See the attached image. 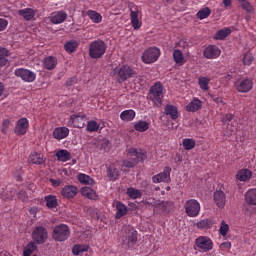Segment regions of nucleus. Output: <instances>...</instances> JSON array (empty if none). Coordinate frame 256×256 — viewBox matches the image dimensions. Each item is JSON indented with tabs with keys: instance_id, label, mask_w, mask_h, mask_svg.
Masks as SVG:
<instances>
[{
	"instance_id": "obj_35",
	"label": "nucleus",
	"mask_w": 256,
	"mask_h": 256,
	"mask_svg": "<svg viewBox=\"0 0 256 256\" xmlns=\"http://www.w3.org/2000/svg\"><path fill=\"white\" fill-rule=\"evenodd\" d=\"M172 57L176 65H180V66L185 65L186 63L185 56L183 55V52L181 50L174 49Z\"/></svg>"
},
{
	"instance_id": "obj_43",
	"label": "nucleus",
	"mask_w": 256,
	"mask_h": 256,
	"mask_svg": "<svg viewBox=\"0 0 256 256\" xmlns=\"http://www.w3.org/2000/svg\"><path fill=\"white\" fill-rule=\"evenodd\" d=\"M209 83H211V78L201 76L198 78V85L202 91H209Z\"/></svg>"
},
{
	"instance_id": "obj_60",
	"label": "nucleus",
	"mask_w": 256,
	"mask_h": 256,
	"mask_svg": "<svg viewBox=\"0 0 256 256\" xmlns=\"http://www.w3.org/2000/svg\"><path fill=\"white\" fill-rule=\"evenodd\" d=\"M233 119H234V116H233V114H226L225 116H224V123H231V121H233Z\"/></svg>"
},
{
	"instance_id": "obj_25",
	"label": "nucleus",
	"mask_w": 256,
	"mask_h": 256,
	"mask_svg": "<svg viewBox=\"0 0 256 256\" xmlns=\"http://www.w3.org/2000/svg\"><path fill=\"white\" fill-rule=\"evenodd\" d=\"M80 193L83 197L91 199L92 201H97V199H99V195H97V192H95L91 187H82Z\"/></svg>"
},
{
	"instance_id": "obj_33",
	"label": "nucleus",
	"mask_w": 256,
	"mask_h": 256,
	"mask_svg": "<svg viewBox=\"0 0 256 256\" xmlns=\"http://www.w3.org/2000/svg\"><path fill=\"white\" fill-rule=\"evenodd\" d=\"M215 225V221L211 218L202 219L195 224L197 229H211Z\"/></svg>"
},
{
	"instance_id": "obj_58",
	"label": "nucleus",
	"mask_w": 256,
	"mask_h": 256,
	"mask_svg": "<svg viewBox=\"0 0 256 256\" xmlns=\"http://www.w3.org/2000/svg\"><path fill=\"white\" fill-rule=\"evenodd\" d=\"M123 167H127L128 169H131V168L135 167V162H131L129 160H124Z\"/></svg>"
},
{
	"instance_id": "obj_15",
	"label": "nucleus",
	"mask_w": 256,
	"mask_h": 256,
	"mask_svg": "<svg viewBox=\"0 0 256 256\" xmlns=\"http://www.w3.org/2000/svg\"><path fill=\"white\" fill-rule=\"evenodd\" d=\"M29 131V120L27 118H20L16 122L14 133L19 136H23Z\"/></svg>"
},
{
	"instance_id": "obj_23",
	"label": "nucleus",
	"mask_w": 256,
	"mask_h": 256,
	"mask_svg": "<svg viewBox=\"0 0 256 256\" xmlns=\"http://www.w3.org/2000/svg\"><path fill=\"white\" fill-rule=\"evenodd\" d=\"M203 107V102L199 98H194L186 105V111L189 113H197Z\"/></svg>"
},
{
	"instance_id": "obj_2",
	"label": "nucleus",
	"mask_w": 256,
	"mask_h": 256,
	"mask_svg": "<svg viewBox=\"0 0 256 256\" xmlns=\"http://www.w3.org/2000/svg\"><path fill=\"white\" fill-rule=\"evenodd\" d=\"M112 75L116 77L118 83H125L128 79H131L137 75V71L133 67L124 64L120 67H116L112 71Z\"/></svg>"
},
{
	"instance_id": "obj_36",
	"label": "nucleus",
	"mask_w": 256,
	"mask_h": 256,
	"mask_svg": "<svg viewBox=\"0 0 256 256\" xmlns=\"http://www.w3.org/2000/svg\"><path fill=\"white\" fill-rule=\"evenodd\" d=\"M136 115L137 113H135V110L133 109L124 110L120 113V119L121 121H133Z\"/></svg>"
},
{
	"instance_id": "obj_17",
	"label": "nucleus",
	"mask_w": 256,
	"mask_h": 256,
	"mask_svg": "<svg viewBox=\"0 0 256 256\" xmlns=\"http://www.w3.org/2000/svg\"><path fill=\"white\" fill-rule=\"evenodd\" d=\"M203 55L206 59H217L221 55V49L215 45H209L204 49Z\"/></svg>"
},
{
	"instance_id": "obj_46",
	"label": "nucleus",
	"mask_w": 256,
	"mask_h": 256,
	"mask_svg": "<svg viewBox=\"0 0 256 256\" xmlns=\"http://www.w3.org/2000/svg\"><path fill=\"white\" fill-rule=\"evenodd\" d=\"M87 15L89 17V19H91V21L93 23H101V21H103V16H101L97 11L95 10H88L87 11Z\"/></svg>"
},
{
	"instance_id": "obj_40",
	"label": "nucleus",
	"mask_w": 256,
	"mask_h": 256,
	"mask_svg": "<svg viewBox=\"0 0 256 256\" xmlns=\"http://www.w3.org/2000/svg\"><path fill=\"white\" fill-rule=\"evenodd\" d=\"M131 24L134 29H141V22L139 21V12L131 10L130 13Z\"/></svg>"
},
{
	"instance_id": "obj_4",
	"label": "nucleus",
	"mask_w": 256,
	"mask_h": 256,
	"mask_svg": "<svg viewBox=\"0 0 256 256\" xmlns=\"http://www.w3.org/2000/svg\"><path fill=\"white\" fill-rule=\"evenodd\" d=\"M124 239L122 240V245L125 249H131L135 247L137 243V230L131 226H126L124 228Z\"/></svg>"
},
{
	"instance_id": "obj_56",
	"label": "nucleus",
	"mask_w": 256,
	"mask_h": 256,
	"mask_svg": "<svg viewBox=\"0 0 256 256\" xmlns=\"http://www.w3.org/2000/svg\"><path fill=\"white\" fill-rule=\"evenodd\" d=\"M73 85H77V78L71 77L66 81V87H73Z\"/></svg>"
},
{
	"instance_id": "obj_6",
	"label": "nucleus",
	"mask_w": 256,
	"mask_h": 256,
	"mask_svg": "<svg viewBox=\"0 0 256 256\" xmlns=\"http://www.w3.org/2000/svg\"><path fill=\"white\" fill-rule=\"evenodd\" d=\"M234 88L238 93H249L253 89V78L244 76L234 82Z\"/></svg>"
},
{
	"instance_id": "obj_29",
	"label": "nucleus",
	"mask_w": 256,
	"mask_h": 256,
	"mask_svg": "<svg viewBox=\"0 0 256 256\" xmlns=\"http://www.w3.org/2000/svg\"><path fill=\"white\" fill-rule=\"evenodd\" d=\"M244 199L247 205H256V188L247 190L244 194Z\"/></svg>"
},
{
	"instance_id": "obj_21",
	"label": "nucleus",
	"mask_w": 256,
	"mask_h": 256,
	"mask_svg": "<svg viewBox=\"0 0 256 256\" xmlns=\"http://www.w3.org/2000/svg\"><path fill=\"white\" fill-rule=\"evenodd\" d=\"M214 203L219 207V209H223V207H225V203H227L225 192L221 190L216 191L214 193Z\"/></svg>"
},
{
	"instance_id": "obj_38",
	"label": "nucleus",
	"mask_w": 256,
	"mask_h": 256,
	"mask_svg": "<svg viewBox=\"0 0 256 256\" xmlns=\"http://www.w3.org/2000/svg\"><path fill=\"white\" fill-rule=\"evenodd\" d=\"M107 175L110 181H117L119 179V170L115 168V165L111 164L107 167Z\"/></svg>"
},
{
	"instance_id": "obj_10",
	"label": "nucleus",
	"mask_w": 256,
	"mask_h": 256,
	"mask_svg": "<svg viewBox=\"0 0 256 256\" xmlns=\"http://www.w3.org/2000/svg\"><path fill=\"white\" fill-rule=\"evenodd\" d=\"M14 75L19 77L25 83H33L37 79V74L29 69L17 68L14 71Z\"/></svg>"
},
{
	"instance_id": "obj_1",
	"label": "nucleus",
	"mask_w": 256,
	"mask_h": 256,
	"mask_svg": "<svg viewBox=\"0 0 256 256\" xmlns=\"http://www.w3.org/2000/svg\"><path fill=\"white\" fill-rule=\"evenodd\" d=\"M165 97V89L161 82H155L149 89L147 94V101L153 103V107H161L163 105V98Z\"/></svg>"
},
{
	"instance_id": "obj_18",
	"label": "nucleus",
	"mask_w": 256,
	"mask_h": 256,
	"mask_svg": "<svg viewBox=\"0 0 256 256\" xmlns=\"http://www.w3.org/2000/svg\"><path fill=\"white\" fill-rule=\"evenodd\" d=\"M164 113L167 117H170L172 121H177V119H179V116L181 115L177 106L173 104H167L164 108Z\"/></svg>"
},
{
	"instance_id": "obj_49",
	"label": "nucleus",
	"mask_w": 256,
	"mask_h": 256,
	"mask_svg": "<svg viewBox=\"0 0 256 256\" xmlns=\"http://www.w3.org/2000/svg\"><path fill=\"white\" fill-rule=\"evenodd\" d=\"M110 145L111 142H109V139L106 138L97 141V148L100 149V151H107Z\"/></svg>"
},
{
	"instance_id": "obj_20",
	"label": "nucleus",
	"mask_w": 256,
	"mask_h": 256,
	"mask_svg": "<svg viewBox=\"0 0 256 256\" xmlns=\"http://www.w3.org/2000/svg\"><path fill=\"white\" fill-rule=\"evenodd\" d=\"M46 161L47 159L45 158V156L37 152L31 153L28 158V163H32V165H44Z\"/></svg>"
},
{
	"instance_id": "obj_39",
	"label": "nucleus",
	"mask_w": 256,
	"mask_h": 256,
	"mask_svg": "<svg viewBox=\"0 0 256 256\" xmlns=\"http://www.w3.org/2000/svg\"><path fill=\"white\" fill-rule=\"evenodd\" d=\"M149 122L145 120H140L134 124L135 131H138V133H145V131L149 130Z\"/></svg>"
},
{
	"instance_id": "obj_32",
	"label": "nucleus",
	"mask_w": 256,
	"mask_h": 256,
	"mask_svg": "<svg viewBox=\"0 0 256 256\" xmlns=\"http://www.w3.org/2000/svg\"><path fill=\"white\" fill-rule=\"evenodd\" d=\"M77 179L81 185H90L91 187L95 185V179L91 178V176L87 174L79 173Z\"/></svg>"
},
{
	"instance_id": "obj_5",
	"label": "nucleus",
	"mask_w": 256,
	"mask_h": 256,
	"mask_svg": "<svg viewBox=\"0 0 256 256\" xmlns=\"http://www.w3.org/2000/svg\"><path fill=\"white\" fill-rule=\"evenodd\" d=\"M71 235V230L66 224L56 225L53 229L52 237L54 241L63 242L69 239Z\"/></svg>"
},
{
	"instance_id": "obj_57",
	"label": "nucleus",
	"mask_w": 256,
	"mask_h": 256,
	"mask_svg": "<svg viewBox=\"0 0 256 256\" xmlns=\"http://www.w3.org/2000/svg\"><path fill=\"white\" fill-rule=\"evenodd\" d=\"M18 199H20L21 201H27L28 197H27V192L21 190L18 193Z\"/></svg>"
},
{
	"instance_id": "obj_44",
	"label": "nucleus",
	"mask_w": 256,
	"mask_h": 256,
	"mask_svg": "<svg viewBox=\"0 0 256 256\" xmlns=\"http://www.w3.org/2000/svg\"><path fill=\"white\" fill-rule=\"evenodd\" d=\"M11 55V52L7 50L6 48H0V67H5L7 63H9V60H7V57Z\"/></svg>"
},
{
	"instance_id": "obj_54",
	"label": "nucleus",
	"mask_w": 256,
	"mask_h": 256,
	"mask_svg": "<svg viewBox=\"0 0 256 256\" xmlns=\"http://www.w3.org/2000/svg\"><path fill=\"white\" fill-rule=\"evenodd\" d=\"M156 209H158L160 213H167V202H159Z\"/></svg>"
},
{
	"instance_id": "obj_16",
	"label": "nucleus",
	"mask_w": 256,
	"mask_h": 256,
	"mask_svg": "<svg viewBox=\"0 0 256 256\" xmlns=\"http://www.w3.org/2000/svg\"><path fill=\"white\" fill-rule=\"evenodd\" d=\"M66 19H67V12L63 10L52 12L50 16V21L54 25H61V23H65Z\"/></svg>"
},
{
	"instance_id": "obj_27",
	"label": "nucleus",
	"mask_w": 256,
	"mask_h": 256,
	"mask_svg": "<svg viewBox=\"0 0 256 256\" xmlns=\"http://www.w3.org/2000/svg\"><path fill=\"white\" fill-rule=\"evenodd\" d=\"M128 155L135 157L136 161H144L147 159V154L143 150H137V148H129Z\"/></svg>"
},
{
	"instance_id": "obj_48",
	"label": "nucleus",
	"mask_w": 256,
	"mask_h": 256,
	"mask_svg": "<svg viewBox=\"0 0 256 256\" xmlns=\"http://www.w3.org/2000/svg\"><path fill=\"white\" fill-rule=\"evenodd\" d=\"M210 15L211 9L209 7H205L197 12L196 17L200 19V21H203V19H207Z\"/></svg>"
},
{
	"instance_id": "obj_52",
	"label": "nucleus",
	"mask_w": 256,
	"mask_h": 256,
	"mask_svg": "<svg viewBox=\"0 0 256 256\" xmlns=\"http://www.w3.org/2000/svg\"><path fill=\"white\" fill-rule=\"evenodd\" d=\"M219 233L222 235V237H226L227 233H229V224H226L225 220L221 222Z\"/></svg>"
},
{
	"instance_id": "obj_63",
	"label": "nucleus",
	"mask_w": 256,
	"mask_h": 256,
	"mask_svg": "<svg viewBox=\"0 0 256 256\" xmlns=\"http://www.w3.org/2000/svg\"><path fill=\"white\" fill-rule=\"evenodd\" d=\"M50 183L54 186V187H59V185H61V180H57V179H50Z\"/></svg>"
},
{
	"instance_id": "obj_14",
	"label": "nucleus",
	"mask_w": 256,
	"mask_h": 256,
	"mask_svg": "<svg viewBox=\"0 0 256 256\" xmlns=\"http://www.w3.org/2000/svg\"><path fill=\"white\" fill-rule=\"evenodd\" d=\"M169 181H171V167H165L163 172L152 177L153 183H169Z\"/></svg>"
},
{
	"instance_id": "obj_34",
	"label": "nucleus",
	"mask_w": 256,
	"mask_h": 256,
	"mask_svg": "<svg viewBox=\"0 0 256 256\" xmlns=\"http://www.w3.org/2000/svg\"><path fill=\"white\" fill-rule=\"evenodd\" d=\"M253 175V172H251V170L249 169H241L237 172L236 174V179H238V181H249V179H251Z\"/></svg>"
},
{
	"instance_id": "obj_30",
	"label": "nucleus",
	"mask_w": 256,
	"mask_h": 256,
	"mask_svg": "<svg viewBox=\"0 0 256 256\" xmlns=\"http://www.w3.org/2000/svg\"><path fill=\"white\" fill-rule=\"evenodd\" d=\"M56 158L61 163H67V161H71V152L65 149L58 150L56 152Z\"/></svg>"
},
{
	"instance_id": "obj_42",
	"label": "nucleus",
	"mask_w": 256,
	"mask_h": 256,
	"mask_svg": "<svg viewBox=\"0 0 256 256\" xmlns=\"http://www.w3.org/2000/svg\"><path fill=\"white\" fill-rule=\"evenodd\" d=\"M126 195H128L130 199H141V197H143L141 190L135 189L133 187L127 188Z\"/></svg>"
},
{
	"instance_id": "obj_41",
	"label": "nucleus",
	"mask_w": 256,
	"mask_h": 256,
	"mask_svg": "<svg viewBox=\"0 0 256 256\" xmlns=\"http://www.w3.org/2000/svg\"><path fill=\"white\" fill-rule=\"evenodd\" d=\"M77 47H79V42L77 40H70L64 45V49L67 53H75Z\"/></svg>"
},
{
	"instance_id": "obj_64",
	"label": "nucleus",
	"mask_w": 256,
	"mask_h": 256,
	"mask_svg": "<svg viewBox=\"0 0 256 256\" xmlns=\"http://www.w3.org/2000/svg\"><path fill=\"white\" fill-rule=\"evenodd\" d=\"M212 99L215 103H223V98L221 97L212 96Z\"/></svg>"
},
{
	"instance_id": "obj_62",
	"label": "nucleus",
	"mask_w": 256,
	"mask_h": 256,
	"mask_svg": "<svg viewBox=\"0 0 256 256\" xmlns=\"http://www.w3.org/2000/svg\"><path fill=\"white\" fill-rule=\"evenodd\" d=\"M233 79V74H226L222 77V81H225L226 83H229Z\"/></svg>"
},
{
	"instance_id": "obj_3",
	"label": "nucleus",
	"mask_w": 256,
	"mask_h": 256,
	"mask_svg": "<svg viewBox=\"0 0 256 256\" xmlns=\"http://www.w3.org/2000/svg\"><path fill=\"white\" fill-rule=\"evenodd\" d=\"M107 51V44L103 40H95L89 44V57L91 59H101Z\"/></svg>"
},
{
	"instance_id": "obj_37",
	"label": "nucleus",
	"mask_w": 256,
	"mask_h": 256,
	"mask_svg": "<svg viewBox=\"0 0 256 256\" xmlns=\"http://www.w3.org/2000/svg\"><path fill=\"white\" fill-rule=\"evenodd\" d=\"M89 251L88 244H76L72 247L73 255H83V253H87Z\"/></svg>"
},
{
	"instance_id": "obj_47",
	"label": "nucleus",
	"mask_w": 256,
	"mask_h": 256,
	"mask_svg": "<svg viewBox=\"0 0 256 256\" xmlns=\"http://www.w3.org/2000/svg\"><path fill=\"white\" fill-rule=\"evenodd\" d=\"M240 5L241 8L246 11V13H255V7L253 5H251V2H249V0H237Z\"/></svg>"
},
{
	"instance_id": "obj_13",
	"label": "nucleus",
	"mask_w": 256,
	"mask_h": 256,
	"mask_svg": "<svg viewBox=\"0 0 256 256\" xmlns=\"http://www.w3.org/2000/svg\"><path fill=\"white\" fill-rule=\"evenodd\" d=\"M78 193H79V188H77V186L75 185H66L60 191L61 196L64 199H68V200L75 199Z\"/></svg>"
},
{
	"instance_id": "obj_50",
	"label": "nucleus",
	"mask_w": 256,
	"mask_h": 256,
	"mask_svg": "<svg viewBox=\"0 0 256 256\" xmlns=\"http://www.w3.org/2000/svg\"><path fill=\"white\" fill-rule=\"evenodd\" d=\"M182 145L186 151H191V149H195L196 142L194 139L185 138Z\"/></svg>"
},
{
	"instance_id": "obj_55",
	"label": "nucleus",
	"mask_w": 256,
	"mask_h": 256,
	"mask_svg": "<svg viewBox=\"0 0 256 256\" xmlns=\"http://www.w3.org/2000/svg\"><path fill=\"white\" fill-rule=\"evenodd\" d=\"M9 25V21L5 18H0V32L5 31L7 29V26Z\"/></svg>"
},
{
	"instance_id": "obj_31",
	"label": "nucleus",
	"mask_w": 256,
	"mask_h": 256,
	"mask_svg": "<svg viewBox=\"0 0 256 256\" xmlns=\"http://www.w3.org/2000/svg\"><path fill=\"white\" fill-rule=\"evenodd\" d=\"M232 32H233V30H231L230 27H225L216 32L214 39L216 41H223L224 39H227V37H229L230 33H232Z\"/></svg>"
},
{
	"instance_id": "obj_53",
	"label": "nucleus",
	"mask_w": 256,
	"mask_h": 256,
	"mask_svg": "<svg viewBox=\"0 0 256 256\" xmlns=\"http://www.w3.org/2000/svg\"><path fill=\"white\" fill-rule=\"evenodd\" d=\"M11 125V120L5 119L2 123L1 133L4 135L7 134V131H9V127Z\"/></svg>"
},
{
	"instance_id": "obj_45",
	"label": "nucleus",
	"mask_w": 256,
	"mask_h": 256,
	"mask_svg": "<svg viewBox=\"0 0 256 256\" xmlns=\"http://www.w3.org/2000/svg\"><path fill=\"white\" fill-rule=\"evenodd\" d=\"M99 129H101L100 123H97V121L95 120L88 121L87 127H86V130L88 131V133H97Z\"/></svg>"
},
{
	"instance_id": "obj_11",
	"label": "nucleus",
	"mask_w": 256,
	"mask_h": 256,
	"mask_svg": "<svg viewBox=\"0 0 256 256\" xmlns=\"http://www.w3.org/2000/svg\"><path fill=\"white\" fill-rule=\"evenodd\" d=\"M87 123L86 114H72L68 121V127H74L75 129H83Z\"/></svg>"
},
{
	"instance_id": "obj_7",
	"label": "nucleus",
	"mask_w": 256,
	"mask_h": 256,
	"mask_svg": "<svg viewBox=\"0 0 256 256\" xmlns=\"http://www.w3.org/2000/svg\"><path fill=\"white\" fill-rule=\"evenodd\" d=\"M160 56L161 50L159 48L150 47L143 52L141 59L146 65H151L155 63Z\"/></svg>"
},
{
	"instance_id": "obj_19",
	"label": "nucleus",
	"mask_w": 256,
	"mask_h": 256,
	"mask_svg": "<svg viewBox=\"0 0 256 256\" xmlns=\"http://www.w3.org/2000/svg\"><path fill=\"white\" fill-rule=\"evenodd\" d=\"M114 207L116 209L115 219H122V217H125V215H127V212L129 211L127 205H125L121 201H116L114 203Z\"/></svg>"
},
{
	"instance_id": "obj_8",
	"label": "nucleus",
	"mask_w": 256,
	"mask_h": 256,
	"mask_svg": "<svg viewBox=\"0 0 256 256\" xmlns=\"http://www.w3.org/2000/svg\"><path fill=\"white\" fill-rule=\"evenodd\" d=\"M32 239L37 245H43L49 239V232L43 226H36L32 232Z\"/></svg>"
},
{
	"instance_id": "obj_59",
	"label": "nucleus",
	"mask_w": 256,
	"mask_h": 256,
	"mask_svg": "<svg viewBox=\"0 0 256 256\" xmlns=\"http://www.w3.org/2000/svg\"><path fill=\"white\" fill-rule=\"evenodd\" d=\"M233 133H235V127L234 126H231V127L228 126V130L224 133V135L226 137H231V135H233Z\"/></svg>"
},
{
	"instance_id": "obj_24",
	"label": "nucleus",
	"mask_w": 256,
	"mask_h": 256,
	"mask_svg": "<svg viewBox=\"0 0 256 256\" xmlns=\"http://www.w3.org/2000/svg\"><path fill=\"white\" fill-rule=\"evenodd\" d=\"M44 201L46 203V207L48 209H51L52 211H55V209H57V207H59V201L57 200V196L55 195H46L44 197Z\"/></svg>"
},
{
	"instance_id": "obj_61",
	"label": "nucleus",
	"mask_w": 256,
	"mask_h": 256,
	"mask_svg": "<svg viewBox=\"0 0 256 256\" xmlns=\"http://www.w3.org/2000/svg\"><path fill=\"white\" fill-rule=\"evenodd\" d=\"M221 249H225L226 251H229L231 249V242H224L220 245Z\"/></svg>"
},
{
	"instance_id": "obj_22",
	"label": "nucleus",
	"mask_w": 256,
	"mask_h": 256,
	"mask_svg": "<svg viewBox=\"0 0 256 256\" xmlns=\"http://www.w3.org/2000/svg\"><path fill=\"white\" fill-rule=\"evenodd\" d=\"M53 137L54 139H57L58 141H61L62 139H67L69 137V128L63 126V127H57L53 131Z\"/></svg>"
},
{
	"instance_id": "obj_51",
	"label": "nucleus",
	"mask_w": 256,
	"mask_h": 256,
	"mask_svg": "<svg viewBox=\"0 0 256 256\" xmlns=\"http://www.w3.org/2000/svg\"><path fill=\"white\" fill-rule=\"evenodd\" d=\"M253 61H255V57L251 52H246L243 55V58H242L243 65H248V66L252 65Z\"/></svg>"
},
{
	"instance_id": "obj_12",
	"label": "nucleus",
	"mask_w": 256,
	"mask_h": 256,
	"mask_svg": "<svg viewBox=\"0 0 256 256\" xmlns=\"http://www.w3.org/2000/svg\"><path fill=\"white\" fill-rule=\"evenodd\" d=\"M195 245L200 249V251L207 253V251H211V249H213V240L207 236H200L196 239Z\"/></svg>"
},
{
	"instance_id": "obj_28",
	"label": "nucleus",
	"mask_w": 256,
	"mask_h": 256,
	"mask_svg": "<svg viewBox=\"0 0 256 256\" xmlns=\"http://www.w3.org/2000/svg\"><path fill=\"white\" fill-rule=\"evenodd\" d=\"M36 11L33 8H24L18 10V15L23 17L25 21H31L35 17Z\"/></svg>"
},
{
	"instance_id": "obj_26",
	"label": "nucleus",
	"mask_w": 256,
	"mask_h": 256,
	"mask_svg": "<svg viewBox=\"0 0 256 256\" xmlns=\"http://www.w3.org/2000/svg\"><path fill=\"white\" fill-rule=\"evenodd\" d=\"M43 67L47 71H53L57 67V58L55 56H47L43 59Z\"/></svg>"
},
{
	"instance_id": "obj_9",
	"label": "nucleus",
	"mask_w": 256,
	"mask_h": 256,
	"mask_svg": "<svg viewBox=\"0 0 256 256\" xmlns=\"http://www.w3.org/2000/svg\"><path fill=\"white\" fill-rule=\"evenodd\" d=\"M184 209L188 217H197L201 213V203L195 199L187 200L184 204Z\"/></svg>"
}]
</instances>
